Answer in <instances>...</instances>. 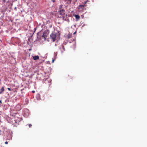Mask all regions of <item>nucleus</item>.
Masks as SVG:
<instances>
[{"label":"nucleus","instance_id":"5","mask_svg":"<svg viewBox=\"0 0 147 147\" xmlns=\"http://www.w3.org/2000/svg\"><path fill=\"white\" fill-rule=\"evenodd\" d=\"M84 5H80L78 7V8L79 9H81L82 10H83L84 8Z\"/></svg>","mask_w":147,"mask_h":147},{"label":"nucleus","instance_id":"17","mask_svg":"<svg viewBox=\"0 0 147 147\" xmlns=\"http://www.w3.org/2000/svg\"><path fill=\"white\" fill-rule=\"evenodd\" d=\"M86 2L85 1L84 2V5L86 4Z\"/></svg>","mask_w":147,"mask_h":147},{"label":"nucleus","instance_id":"20","mask_svg":"<svg viewBox=\"0 0 147 147\" xmlns=\"http://www.w3.org/2000/svg\"><path fill=\"white\" fill-rule=\"evenodd\" d=\"M6 0H3V1L4 2H5V1Z\"/></svg>","mask_w":147,"mask_h":147},{"label":"nucleus","instance_id":"11","mask_svg":"<svg viewBox=\"0 0 147 147\" xmlns=\"http://www.w3.org/2000/svg\"><path fill=\"white\" fill-rule=\"evenodd\" d=\"M7 89L9 91H10L11 90V89L10 88H8Z\"/></svg>","mask_w":147,"mask_h":147},{"label":"nucleus","instance_id":"18","mask_svg":"<svg viewBox=\"0 0 147 147\" xmlns=\"http://www.w3.org/2000/svg\"><path fill=\"white\" fill-rule=\"evenodd\" d=\"M54 61V59H53V60H52V62H53Z\"/></svg>","mask_w":147,"mask_h":147},{"label":"nucleus","instance_id":"3","mask_svg":"<svg viewBox=\"0 0 147 147\" xmlns=\"http://www.w3.org/2000/svg\"><path fill=\"white\" fill-rule=\"evenodd\" d=\"M48 35V34L47 33V32L46 31L44 32L43 33L42 37H43L45 38V40H46L47 39V37Z\"/></svg>","mask_w":147,"mask_h":147},{"label":"nucleus","instance_id":"9","mask_svg":"<svg viewBox=\"0 0 147 147\" xmlns=\"http://www.w3.org/2000/svg\"><path fill=\"white\" fill-rule=\"evenodd\" d=\"M75 16L77 19H79L80 18V16L78 15H76Z\"/></svg>","mask_w":147,"mask_h":147},{"label":"nucleus","instance_id":"14","mask_svg":"<svg viewBox=\"0 0 147 147\" xmlns=\"http://www.w3.org/2000/svg\"><path fill=\"white\" fill-rule=\"evenodd\" d=\"M53 2H54L55 1V0H51Z\"/></svg>","mask_w":147,"mask_h":147},{"label":"nucleus","instance_id":"8","mask_svg":"<svg viewBox=\"0 0 147 147\" xmlns=\"http://www.w3.org/2000/svg\"><path fill=\"white\" fill-rule=\"evenodd\" d=\"M72 37V34H69L67 36V37L68 38H69Z\"/></svg>","mask_w":147,"mask_h":147},{"label":"nucleus","instance_id":"4","mask_svg":"<svg viewBox=\"0 0 147 147\" xmlns=\"http://www.w3.org/2000/svg\"><path fill=\"white\" fill-rule=\"evenodd\" d=\"M33 59L34 60H36L37 59H39V57L38 55L33 56Z\"/></svg>","mask_w":147,"mask_h":147},{"label":"nucleus","instance_id":"13","mask_svg":"<svg viewBox=\"0 0 147 147\" xmlns=\"http://www.w3.org/2000/svg\"><path fill=\"white\" fill-rule=\"evenodd\" d=\"M76 31H75V32H74V33H73V34H76Z\"/></svg>","mask_w":147,"mask_h":147},{"label":"nucleus","instance_id":"19","mask_svg":"<svg viewBox=\"0 0 147 147\" xmlns=\"http://www.w3.org/2000/svg\"><path fill=\"white\" fill-rule=\"evenodd\" d=\"M0 103H2V102H1V100H0Z\"/></svg>","mask_w":147,"mask_h":147},{"label":"nucleus","instance_id":"12","mask_svg":"<svg viewBox=\"0 0 147 147\" xmlns=\"http://www.w3.org/2000/svg\"><path fill=\"white\" fill-rule=\"evenodd\" d=\"M8 142L6 141V142H5V144H8Z\"/></svg>","mask_w":147,"mask_h":147},{"label":"nucleus","instance_id":"6","mask_svg":"<svg viewBox=\"0 0 147 147\" xmlns=\"http://www.w3.org/2000/svg\"><path fill=\"white\" fill-rule=\"evenodd\" d=\"M72 0H65V1L66 3L68 4H70Z\"/></svg>","mask_w":147,"mask_h":147},{"label":"nucleus","instance_id":"15","mask_svg":"<svg viewBox=\"0 0 147 147\" xmlns=\"http://www.w3.org/2000/svg\"><path fill=\"white\" fill-rule=\"evenodd\" d=\"M62 48H63V50H64L65 48H64V46H62Z\"/></svg>","mask_w":147,"mask_h":147},{"label":"nucleus","instance_id":"7","mask_svg":"<svg viewBox=\"0 0 147 147\" xmlns=\"http://www.w3.org/2000/svg\"><path fill=\"white\" fill-rule=\"evenodd\" d=\"M4 87H2L0 90V94H2L4 91Z\"/></svg>","mask_w":147,"mask_h":147},{"label":"nucleus","instance_id":"10","mask_svg":"<svg viewBox=\"0 0 147 147\" xmlns=\"http://www.w3.org/2000/svg\"><path fill=\"white\" fill-rule=\"evenodd\" d=\"M28 126L29 127H30L32 126V125L31 124H29Z\"/></svg>","mask_w":147,"mask_h":147},{"label":"nucleus","instance_id":"1","mask_svg":"<svg viewBox=\"0 0 147 147\" xmlns=\"http://www.w3.org/2000/svg\"><path fill=\"white\" fill-rule=\"evenodd\" d=\"M62 6L60 5L59 8H61L60 10L58 12V15L59 18H62L63 20L66 18L67 14L65 13V10L63 9H61Z\"/></svg>","mask_w":147,"mask_h":147},{"label":"nucleus","instance_id":"16","mask_svg":"<svg viewBox=\"0 0 147 147\" xmlns=\"http://www.w3.org/2000/svg\"><path fill=\"white\" fill-rule=\"evenodd\" d=\"M32 92V93H34L35 92V91H34V90H33Z\"/></svg>","mask_w":147,"mask_h":147},{"label":"nucleus","instance_id":"2","mask_svg":"<svg viewBox=\"0 0 147 147\" xmlns=\"http://www.w3.org/2000/svg\"><path fill=\"white\" fill-rule=\"evenodd\" d=\"M50 36L52 41L54 42L56 40L58 39L59 38V35L55 32H52L50 35Z\"/></svg>","mask_w":147,"mask_h":147}]
</instances>
